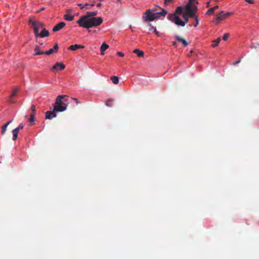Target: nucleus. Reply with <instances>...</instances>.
Instances as JSON below:
<instances>
[{
    "label": "nucleus",
    "instance_id": "f257e3e1",
    "mask_svg": "<svg viewBox=\"0 0 259 259\" xmlns=\"http://www.w3.org/2000/svg\"><path fill=\"white\" fill-rule=\"evenodd\" d=\"M198 4L197 0H189L187 4L183 7L182 17L185 24L188 22L189 18H193L195 16V13L197 10L196 5Z\"/></svg>",
    "mask_w": 259,
    "mask_h": 259
},
{
    "label": "nucleus",
    "instance_id": "f03ea898",
    "mask_svg": "<svg viewBox=\"0 0 259 259\" xmlns=\"http://www.w3.org/2000/svg\"><path fill=\"white\" fill-rule=\"evenodd\" d=\"M103 19L101 17H91L84 20H78L77 23L80 27L89 29L92 27H97L103 23Z\"/></svg>",
    "mask_w": 259,
    "mask_h": 259
},
{
    "label": "nucleus",
    "instance_id": "7ed1b4c3",
    "mask_svg": "<svg viewBox=\"0 0 259 259\" xmlns=\"http://www.w3.org/2000/svg\"><path fill=\"white\" fill-rule=\"evenodd\" d=\"M167 11L164 9H161V11L156 12L154 9H148L143 14L142 19L144 21H152L155 19L159 18L160 16L164 17Z\"/></svg>",
    "mask_w": 259,
    "mask_h": 259
},
{
    "label": "nucleus",
    "instance_id": "20e7f679",
    "mask_svg": "<svg viewBox=\"0 0 259 259\" xmlns=\"http://www.w3.org/2000/svg\"><path fill=\"white\" fill-rule=\"evenodd\" d=\"M183 11V7H178L174 14H169L167 16L169 20L174 22L177 25L184 26L185 25V22L183 21L179 18V15L182 14Z\"/></svg>",
    "mask_w": 259,
    "mask_h": 259
},
{
    "label": "nucleus",
    "instance_id": "39448f33",
    "mask_svg": "<svg viewBox=\"0 0 259 259\" xmlns=\"http://www.w3.org/2000/svg\"><path fill=\"white\" fill-rule=\"evenodd\" d=\"M66 95H59L56 99L54 109L58 112H63L67 109V101L65 98L67 97Z\"/></svg>",
    "mask_w": 259,
    "mask_h": 259
},
{
    "label": "nucleus",
    "instance_id": "423d86ee",
    "mask_svg": "<svg viewBox=\"0 0 259 259\" xmlns=\"http://www.w3.org/2000/svg\"><path fill=\"white\" fill-rule=\"evenodd\" d=\"M29 23L32 24L31 26L33 29V31L36 37H39V31L40 29H42L44 28V24L40 22L32 20V19L29 20Z\"/></svg>",
    "mask_w": 259,
    "mask_h": 259
},
{
    "label": "nucleus",
    "instance_id": "0eeeda50",
    "mask_svg": "<svg viewBox=\"0 0 259 259\" xmlns=\"http://www.w3.org/2000/svg\"><path fill=\"white\" fill-rule=\"evenodd\" d=\"M232 14V12L225 13L224 11H222L220 13L217 14V16L215 19V23L217 24L219 23L221 21L223 20Z\"/></svg>",
    "mask_w": 259,
    "mask_h": 259
},
{
    "label": "nucleus",
    "instance_id": "6e6552de",
    "mask_svg": "<svg viewBox=\"0 0 259 259\" xmlns=\"http://www.w3.org/2000/svg\"><path fill=\"white\" fill-rule=\"evenodd\" d=\"M97 11L94 12H88L87 13V15L81 16L79 20H85L87 19L90 18L91 17H95V16H96L97 15Z\"/></svg>",
    "mask_w": 259,
    "mask_h": 259
},
{
    "label": "nucleus",
    "instance_id": "1a4fd4ad",
    "mask_svg": "<svg viewBox=\"0 0 259 259\" xmlns=\"http://www.w3.org/2000/svg\"><path fill=\"white\" fill-rule=\"evenodd\" d=\"M57 111H55L54 109H53V111H47L46 112V119H52L54 117H56Z\"/></svg>",
    "mask_w": 259,
    "mask_h": 259
},
{
    "label": "nucleus",
    "instance_id": "9d476101",
    "mask_svg": "<svg viewBox=\"0 0 259 259\" xmlns=\"http://www.w3.org/2000/svg\"><path fill=\"white\" fill-rule=\"evenodd\" d=\"M65 68V66L61 63H56L52 67L53 71H57L59 69L63 70Z\"/></svg>",
    "mask_w": 259,
    "mask_h": 259
},
{
    "label": "nucleus",
    "instance_id": "9b49d317",
    "mask_svg": "<svg viewBox=\"0 0 259 259\" xmlns=\"http://www.w3.org/2000/svg\"><path fill=\"white\" fill-rule=\"evenodd\" d=\"M65 25L66 24L65 22H61L54 27L53 28V31L54 32L59 31L62 28H63L65 26Z\"/></svg>",
    "mask_w": 259,
    "mask_h": 259
},
{
    "label": "nucleus",
    "instance_id": "f8f14e48",
    "mask_svg": "<svg viewBox=\"0 0 259 259\" xmlns=\"http://www.w3.org/2000/svg\"><path fill=\"white\" fill-rule=\"evenodd\" d=\"M49 35V32L44 27L42 29V30L40 32V33H39V36L41 38L47 37Z\"/></svg>",
    "mask_w": 259,
    "mask_h": 259
},
{
    "label": "nucleus",
    "instance_id": "ddd939ff",
    "mask_svg": "<svg viewBox=\"0 0 259 259\" xmlns=\"http://www.w3.org/2000/svg\"><path fill=\"white\" fill-rule=\"evenodd\" d=\"M176 39L179 42H181L184 46L186 47L188 45V42L184 38H182L179 35L175 36Z\"/></svg>",
    "mask_w": 259,
    "mask_h": 259
},
{
    "label": "nucleus",
    "instance_id": "4468645a",
    "mask_svg": "<svg viewBox=\"0 0 259 259\" xmlns=\"http://www.w3.org/2000/svg\"><path fill=\"white\" fill-rule=\"evenodd\" d=\"M83 48H84V46L75 44V45H74L70 46L69 47L68 49L70 50H72V51H74V50H76L78 49H83Z\"/></svg>",
    "mask_w": 259,
    "mask_h": 259
},
{
    "label": "nucleus",
    "instance_id": "2eb2a0df",
    "mask_svg": "<svg viewBox=\"0 0 259 259\" xmlns=\"http://www.w3.org/2000/svg\"><path fill=\"white\" fill-rule=\"evenodd\" d=\"M67 12H69V11H68ZM74 15H73L69 13H67L66 14L64 15V19L67 21H72L74 20Z\"/></svg>",
    "mask_w": 259,
    "mask_h": 259
},
{
    "label": "nucleus",
    "instance_id": "dca6fc26",
    "mask_svg": "<svg viewBox=\"0 0 259 259\" xmlns=\"http://www.w3.org/2000/svg\"><path fill=\"white\" fill-rule=\"evenodd\" d=\"M12 122V120H10L8 122H7L5 124L2 126V130H1V134L2 135H4L6 131L7 130V128L8 126Z\"/></svg>",
    "mask_w": 259,
    "mask_h": 259
},
{
    "label": "nucleus",
    "instance_id": "f3484780",
    "mask_svg": "<svg viewBox=\"0 0 259 259\" xmlns=\"http://www.w3.org/2000/svg\"><path fill=\"white\" fill-rule=\"evenodd\" d=\"M34 51V56L44 54V51H41L40 50V48L38 46L35 47Z\"/></svg>",
    "mask_w": 259,
    "mask_h": 259
},
{
    "label": "nucleus",
    "instance_id": "a211bd4d",
    "mask_svg": "<svg viewBox=\"0 0 259 259\" xmlns=\"http://www.w3.org/2000/svg\"><path fill=\"white\" fill-rule=\"evenodd\" d=\"M133 53L136 54L139 57H143L144 55V52L138 49H135L133 51Z\"/></svg>",
    "mask_w": 259,
    "mask_h": 259
},
{
    "label": "nucleus",
    "instance_id": "6ab92c4d",
    "mask_svg": "<svg viewBox=\"0 0 259 259\" xmlns=\"http://www.w3.org/2000/svg\"><path fill=\"white\" fill-rule=\"evenodd\" d=\"M18 133L19 132L17 131V129H14L12 131L13 140L14 141H15L17 139Z\"/></svg>",
    "mask_w": 259,
    "mask_h": 259
},
{
    "label": "nucleus",
    "instance_id": "aec40b11",
    "mask_svg": "<svg viewBox=\"0 0 259 259\" xmlns=\"http://www.w3.org/2000/svg\"><path fill=\"white\" fill-rule=\"evenodd\" d=\"M111 80L112 82L115 84H117L119 82L118 77L116 76H112L111 77Z\"/></svg>",
    "mask_w": 259,
    "mask_h": 259
},
{
    "label": "nucleus",
    "instance_id": "412c9836",
    "mask_svg": "<svg viewBox=\"0 0 259 259\" xmlns=\"http://www.w3.org/2000/svg\"><path fill=\"white\" fill-rule=\"evenodd\" d=\"M220 41H221V38L220 37H219L217 39L214 40L213 41V44L211 45L212 47L213 48H214L216 46H217L219 45V44L220 43Z\"/></svg>",
    "mask_w": 259,
    "mask_h": 259
},
{
    "label": "nucleus",
    "instance_id": "4be33fe9",
    "mask_svg": "<svg viewBox=\"0 0 259 259\" xmlns=\"http://www.w3.org/2000/svg\"><path fill=\"white\" fill-rule=\"evenodd\" d=\"M108 48H109V46L107 44H106L105 42H104L101 47L100 51H105Z\"/></svg>",
    "mask_w": 259,
    "mask_h": 259
},
{
    "label": "nucleus",
    "instance_id": "5701e85b",
    "mask_svg": "<svg viewBox=\"0 0 259 259\" xmlns=\"http://www.w3.org/2000/svg\"><path fill=\"white\" fill-rule=\"evenodd\" d=\"M34 116H35V115H34V114H31L30 115V117L29 118V122H30V125H32L34 121Z\"/></svg>",
    "mask_w": 259,
    "mask_h": 259
},
{
    "label": "nucleus",
    "instance_id": "b1692460",
    "mask_svg": "<svg viewBox=\"0 0 259 259\" xmlns=\"http://www.w3.org/2000/svg\"><path fill=\"white\" fill-rule=\"evenodd\" d=\"M19 91V88H15L12 92V93L11 94V98L12 99V98L14 97L16 94H17V93Z\"/></svg>",
    "mask_w": 259,
    "mask_h": 259
},
{
    "label": "nucleus",
    "instance_id": "393cba45",
    "mask_svg": "<svg viewBox=\"0 0 259 259\" xmlns=\"http://www.w3.org/2000/svg\"><path fill=\"white\" fill-rule=\"evenodd\" d=\"M193 18L195 19L196 22L194 26L195 27H196L199 25V19L198 16L196 15V13H195V16L193 17Z\"/></svg>",
    "mask_w": 259,
    "mask_h": 259
},
{
    "label": "nucleus",
    "instance_id": "a878e982",
    "mask_svg": "<svg viewBox=\"0 0 259 259\" xmlns=\"http://www.w3.org/2000/svg\"><path fill=\"white\" fill-rule=\"evenodd\" d=\"M113 100L112 99H108L106 103V105L108 107H111L112 106Z\"/></svg>",
    "mask_w": 259,
    "mask_h": 259
},
{
    "label": "nucleus",
    "instance_id": "bb28decb",
    "mask_svg": "<svg viewBox=\"0 0 259 259\" xmlns=\"http://www.w3.org/2000/svg\"><path fill=\"white\" fill-rule=\"evenodd\" d=\"M53 52H55L53 50V49L52 48L48 51H44V54L49 55L52 54Z\"/></svg>",
    "mask_w": 259,
    "mask_h": 259
},
{
    "label": "nucleus",
    "instance_id": "cd10ccee",
    "mask_svg": "<svg viewBox=\"0 0 259 259\" xmlns=\"http://www.w3.org/2000/svg\"><path fill=\"white\" fill-rule=\"evenodd\" d=\"M214 13V11L213 10V9L210 8L207 10V11L206 12V15H212Z\"/></svg>",
    "mask_w": 259,
    "mask_h": 259
},
{
    "label": "nucleus",
    "instance_id": "c85d7f7f",
    "mask_svg": "<svg viewBox=\"0 0 259 259\" xmlns=\"http://www.w3.org/2000/svg\"><path fill=\"white\" fill-rule=\"evenodd\" d=\"M23 128V125L22 123H20L19 126L15 128V129H17L18 132H19L20 130H22Z\"/></svg>",
    "mask_w": 259,
    "mask_h": 259
},
{
    "label": "nucleus",
    "instance_id": "c756f323",
    "mask_svg": "<svg viewBox=\"0 0 259 259\" xmlns=\"http://www.w3.org/2000/svg\"><path fill=\"white\" fill-rule=\"evenodd\" d=\"M229 36H230L229 33H225L223 37V40H227Z\"/></svg>",
    "mask_w": 259,
    "mask_h": 259
},
{
    "label": "nucleus",
    "instance_id": "7c9ffc66",
    "mask_svg": "<svg viewBox=\"0 0 259 259\" xmlns=\"http://www.w3.org/2000/svg\"><path fill=\"white\" fill-rule=\"evenodd\" d=\"M58 48H59V47H58V44H56L52 49H53V50L55 52H57L58 50Z\"/></svg>",
    "mask_w": 259,
    "mask_h": 259
},
{
    "label": "nucleus",
    "instance_id": "2f4dec72",
    "mask_svg": "<svg viewBox=\"0 0 259 259\" xmlns=\"http://www.w3.org/2000/svg\"><path fill=\"white\" fill-rule=\"evenodd\" d=\"M31 110L32 111V113L31 114H34L35 115V107L34 105H32L31 107Z\"/></svg>",
    "mask_w": 259,
    "mask_h": 259
},
{
    "label": "nucleus",
    "instance_id": "473e14b6",
    "mask_svg": "<svg viewBox=\"0 0 259 259\" xmlns=\"http://www.w3.org/2000/svg\"><path fill=\"white\" fill-rule=\"evenodd\" d=\"M148 26L150 27L149 31H151L152 30L154 31V29H156V28L152 26V24L150 23L148 24Z\"/></svg>",
    "mask_w": 259,
    "mask_h": 259
},
{
    "label": "nucleus",
    "instance_id": "72a5a7b5",
    "mask_svg": "<svg viewBox=\"0 0 259 259\" xmlns=\"http://www.w3.org/2000/svg\"><path fill=\"white\" fill-rule=\"evenodd\" d=\"M95 1H93V2L92 3V4H85V6H87H87H91V7H93V6H95Z\"/></svg>",
    "mask_w": 259,
    "mask_h": 259
},
{
    "label": "nucleus",
    "instance_id": "f704fd0d",
    "mask_svg": "<svg viewBox=\"0 0 259 259\" xmlns=\"http://www.w3.org/2000/svg\"><path fill=\"white\" fill-rule=\"evenodd\" d=\"M164 4L165 5H167L170 2L172 1V0H164Z\"/></svg>",
    "mask_w": 259,
    "mask_h": 259
},
{
    "label": "nucleus",
    "instance_id": "c9c22d12",
    "mask_svg": "<svg viewBox=\"0 0 259 259\" xmlns=\"http://www.w3.org/2000/svg\"><path fill=\"white\" fill-rule=\"evenodd\" d=\"M117 55L120 57H123L124 56V54L123 53H122L121 52H118L117 53Z\"/></svg>",
    "mask_w": 259,
    "mask_h": 259
},
{
    "label": "nucleus",
    "instance_id": "e433bc0d",
    "mask_svg": "<svg viewBox=\"0 0 259 259\" xmlns=\"http://www.w3.org/2000/svg\"><path fill=\"white\" fill-rule=\"evenodd\" d=\"M245 1L249 4H253L254 2L253 0H245Z\"/></svg>",
    "mask_w": 259,
    "mask_h": 259
},
{
    "label": "nucleus",
    "instance_id": "4c0bfd02",
    "mask_svg": "<svg viewBox=\"0 0 259 259\" xmlns=\"http://www.w3.org/2000/svg\"><path fill=\"white\" fill-rule=\"evenodd\" d=\"M78 7H79L80 8V9H83V8H84V6L82 4H79L78 5Z\"/></svg>",
    "mask_w": 259,
    "mask_h": 259
},
{
    "label": "nucleus",
    "instance_id": "58836bf2",
    "mask_svg": "<svg viewBox=\"0 0 259 259\" xmlns=\"http://www.w3.org/2000/svg\"><path fill=\"white\" fill-rule=\"evenodd\" d=\"M154 33H155L156 35H159V32L158 31H157L156 30V29H154Z\"/></svg>",
    "mask_w": 259,
    "mask_h": 259
},
{
    "label": "nucleus",
    "instance_id": "ea45409f",
    "mask_svg": "<svg viewBox=\"0 0 259 259\" xmlns=\"http://www.w3.org/2000/svg\"><path fill=\"white\" fill-rule=\"evenodd\" d=\"M72 99L75 101V103H76V104H79V102L78 101L77 99H76V98H72Z\"/></svg>",
    "mask_w": 259,
    "mask_h": 259
},
{
    "label": "nucleus",
    "instance_id": "a19ab883",
    "mask_svg": "<svg viewBox=\"0 0 259 259\" xmlns=\"http://www.w3.org/2000/svg\"><path fill=\"white\" fill-rule=\"evenodd\" d=\"M218 8H219V6H214V7H213V8H211L213 9V11H214V10H215L216 9H218Z\"/></svg>",
    "mask_w": 259,
    "mask_h": 259
},
{
    "label": "nucleus",
    "instance_id": "79ce46f5",
    "mask_svg": "<svg viewBox=\"0 0 259 259\" xmlns=\"http://www.w3.org/2000/svg\"><path fill=\"white\" fill-rule=\"evenodd\" d=\"M157 8H160V7H159L158 6H155L154 8H153L152 9H154L156 10V12H157Z\"/></svg>",
    "mask_w": 259,
    "mask_h": 259
},
{
    "label": "nucleus",
    "instance_id": "37998d69",
    "mask_svg": "<svg viewBox=\"0 0 259 259\" xmlns=\"http://www.w3.org/2000/svg\"><path fill=\"white\" fill-rule=\"evenodd\" d=\"M101 6H102L101 3H98V4H97V6L98 8H100V7H101Z\"/></svg>",
    "mask_w": 259,
    "mask_h": 259
},
{
    "label": "nucleus",
    "instance_id": "c03bdc74",
    "mask_svg": "<svg viewBox=\"0 0 259 259\" xmlns=\"http://www.w3.org/2000/svg\"><path fill=\"white\" fill-rule=\"evenodd\" d=\"M45 9V8H41V9H40L39 10H38V11H37V12H38H38H41V11H42L44 10Z\"/></svg>",
    "mask_w": 259,
    "mask_h": 259
},
{
    "label": "nucleus",
    "instance_id": "a18cd8bd",
    "mask_svg": "<svg viewBox=\"0 0 259 259\" xmlns=\"http://www.w3.org/2000/svg\"><path fill=\"white\" fill-rule=\"evenodd\" d=\"M240 62V60H239V61H237V62H236L234 63H233V64H234V65H237V64H238Z\"/></svg>",
    "mask_w": 259,
    "mask_h": 259
},
{
    "label": "nucleus",
    "instance_id": "49530a36",
    "mask_svg": "<svg viewBox=\"0 0 259 259\" xmlns=\"http://www.w3.org/2000/svg\"><path fill=\"white\" fill-rule=\"evenodd\" d=\"M177 45V42L176 41H174L172 42V45L175 46Z\"/></svg>",
    "mask_w": 259,
    "mask_h": 259
},
{
    "label": "nucleus",
    "instance_id": "de8ad7c7",
    "mask_svg": "<svg viewBox=\"0 0 259 259\" xmlns=\"http://www.w3.org/2000/svg\"><path fill=\"white\" fill-rule=\"evenodd\" d=\"M101 54L102 55H104V51H101Z\"/></svg>",
    "mask_w": 259,
    "mask_h": 259
},
{
    "label": "nucleus",
    "instance_id": "09e8293b",
    "mask_svg": "<svg viewBox=\"0 0 259 259\" xmlns=\"http://www.w3.org/2000/svg\"><path fill=\"white\" fill-rule=\"evenodd\" d=\"M117 3H121V0H117Z\"/></svg>",
    "mask_w": 259,
    "mask_h": 259
},
{
    "label": "nucleus",
    "instance_id": "8fccbe9b",
    "mask_svg": "<svg viewBox=\"0 0 259 259\" xmlns=\"http://www.w3.org/2000/svg\"><path fill=\"white\" fill-rule=\"evenodd\" d=\"M210 2L207 3V7H208L209 6Z\"/></svg>",
    "mask_w": 259,
    "mask_h": 259
},
{
    "label": "nucleus",
    "instance_id": "3c124183",
    "mask_svg": "<svg viewBox=\"0 0 259 259\" xmlns=\"http://www.w3.org/2000/svg\"><path fill=\"white\" fill-rule=\"evenodd\" d=\"M90 8H89V6H88V7H87V9H90Z\"/></svg>",
    "mask_w": 259,
    "mask_h": 259
},
{
    "label": "nucleus",
    "instance_id": "603ef678",
    "mask_svg": "<svg viewBox=\"0 0 259 259\" xmlns=\"http://www.w3.org/2000/svg\"><path fill=\"white\" fill-rule=\"evenodd\" d=\"M90 8H89V6H88V7H87V9H90Z\"/></svg>",
    "mask_w": 259,
    "mask_h": 259
},
{
    "label": "nucleus",
    "instance_id": "864d4df0",
    "mask_svg": "<svg viewBox=\"0 0 259 259\" xmlns=\"http://www.w3.org/2000/svg\"><path fill=\"white\" fill-rule=\"evenodd\" d=\"M94 32L96 33V30L94 31Z\"/></svg>",
    "mask_w": 259,
    "mask_h": 259
}]
</instances>
